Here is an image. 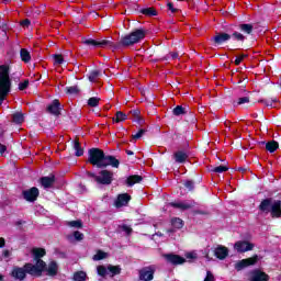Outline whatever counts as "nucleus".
<instances>
[{"mask_svg":"<svg viewBox=\"0 0 281 281\" xmlns=\"http://www.w3.org/2000/svg\"><path fill=\"white\" fill-rule=\"evenodd\" d=\"M88 161L92 166H97V168H106L108 166L120 168V160L114 156L104 155V151L100 148H91L89 150Z\"/></svg>","mask_w":281,"mask_h":281,"instance_id":"obj_1","label":"nucleus"},{"mask_svg":"<svg viewBox=\"0 0 281 281\" xmlns=\"http://www.w3.org/2000/svg\"><path fill=\"white\" fill-rule=\"evenodd\" d=\"M27 273L34 278H41V276H43V261H38L36 266L33 263H25L22 268L13 267L11 271L12 278L20 281H23L27 277Z\"/></svg>","mask_w":281,"mask_h":281,"instance_id":"obj_2","label":"nucleus"},{"mask_svg":"<svg viewBox=\"0 0 281 281\" xmlns=\"http://www.w3.org/2000/svg\"><path fill=\"white\" fill-rule=\"evenodd\" d=\"M11 87L12 82L10 81V67L2 65L0 66V105H2L5 98H8Z\"/></svg>","mask_w":281,"mask_h":281,"instance_id":"obj_3","label":"nucleus"},{"mask_svg":"<svg viewBox=\"0 0 281 281\" xmlns=\"http://www.w3.org/2000/svg\"><path fill=\"white\" fill-rule=\"evenodd\" d=\"M144 38H146V31L138 29L131 34L122 37L121 45H123L124 47H128L131 45L139 43V41H144Z\"/></svg>","mask_w":281,"mask_h":281,"instance_id":"obj_4","label":"nucleus"},{"mask_svg":"<svg viewBox=\"0 0 281 281\" xmlns=\"http://www.w3.org/2000/svg\"><path fill=\"white\" fill-rule=\"evenodd\" d=\"M254 247H256V245L249 240H238L234 245V249L238 254H247V251H254Z\"/></svg>","mask_w":281,"mask_h":281,"instance_id":"obj_5","label":"nucleus"},{"mask_svg":"<svg viewBox=\"0 0 281 281\" xmlns=\"http://www.w3.org/2000/svg\"><path fill=\"white\" fill-rule=\"evenodd\" d=\"M95 182L102 186H111L113 183V172L109 170L100 171L99 176L95 177Z\"/></svg>","mask_w":281,"mask_h":281,"instance_id":"obj_6","label":"nucleus"},{"mask_svg":"<svg viewBox=\"0 0 281 281\" xmlns=\"http://www.w3.org/2000/svg\"><path fill=\"white\" fill-rule=\"evenodd\" d=\"M155 271H157V267L155 266L144 267L139 270V280L153 281V279L155 278Z\"/></svg>","mask_w":281,"mask_h":281,"instance_id":"obj_7","label":"nucleus"},{"mask_svg":"<svg viewBox=\"0 0 281 281\" xmlns=\"http://www.w3.org/2000/svg\"><path fill=\"white\" fill-rule=\"evenodd\" d=\"M258 260H259L258 255H255L247 259H241L235 265V269L236 271H243V269L247 267H254V265H256Z\"/></svg>","mask_w":281,"mask_h":281,"instance_id":"obj_8","label":"nucleus"},{"mask_svg":"<svg viewBox=\"0 0 281 281\" xmlns=\"http://www.w3.org/2000/svg\"><path fill=\"white\" fill-rule=\"evenodd\" d=\"M85 45H88V47H113V42L109 40H101V41H95V40H85L83 41Z\"/></svg>","mask_w":281,"mask_h":281,"instance_id":"obj_9","label":"nucleus"},{"mask_svg":"<svg viewBox=\"0 0 281 281\" xmlns=\"http://www.w3.org/2000/svg\"><path fill=\"white\" fill-rule=\"evenodd\" d=\"M162 257L165 258L166 262H168L169 265L177 266V265H183L186 262V258L175 254H165L162 255Z\"/></svg>","mask_w":281,"mask_h":281,"instance_id":"obj_10","label":"nucleus"},{"mask_svg":"<svg viewBox=\"0 0 281 281\" xmlns=\"http://www.w3.org/2000/svg\"><path fill=\"white\" fill-rule=\"evenodd\" d=\"M32 255L33 258L35 260V265H33L34 267H37L38 262L43 263V271H45V267H47V265L45 263V261H43L41 258H43V256H45V249L43 248H33L32 249Z\"/></svg>","mask_w":281,"mask_h":281,"instance_id":"obj_11","label":"nucleus"},{"mask_svg":"<svg viewBox=\"0 0 281 281\" xmlns=\"http://www.w3.org/2000/svg\"><path fill=\"white\" fill-rule=\"evenodd\" d=\"M249 281H269V274L256 269L250 271Z\"/></svg>","mask_w":281,"mask_h":281,"instance_id":"obj_12","label":"nucleus"},{"mask_svg":"<svg viewBox=\"0 0 281 281\" xmlns=\"http://www.w3.org/2000/svg\"><path fill=\"white\" fill-rule=\"evenodd\" d=\"M38 188L33 187L30 190L23 191V196L25 199V201H30L31 203L36 201V199H38Z\"/></svg>","mask_w":281,"mask_h":281,"instance_id":"obj_13","label":"nucleus"},{"mask_svg":"<svg viewBox=\"0 0 281 281\" xmlns=\"http://www.w3.org/2000/svg\"><path fill=\"white\" fill-rule=\"evenodd\" d=\"M128 201H131V195L128 193L119 194L116 201L114 202L115 207H124L128 205Z\"/></svg>","mask_w":281,"mask_h":281,"instance_id":"obj_14","label":"nucleus"},{"mask_svg":"<svg viewBox=\"0 0 281 281\" xmlns=\"http://www.w3.org/2000/svg\"><path fill=\"white\" fill-rule=\"evenodd\" d=\"M169 205L176 207V210L186 211L194 207V202H171Z\"/></svg>","mask_w":281,"mask_h":281,"instance_id":"obj_15","label":"nucleus"},{"mask_svg":"<svg viewBox=\"0 0 281 281\" xmlns=\"http://www.w3.org/2000/svg\"><path fill=\"white\" fill-rule=\"evenodd\" d=\"M214 256L218 258V260H225L227 256H229V249L225 246H218L214 250Z\"/></svg>","mask_w":281,"mask_h":281,"instance_id":"obj_16","label":"nucleus"},{"mask_svg":"<svg viewBox=\"0 0 281 281\" xmlns=\"http://www.w3.org/2000/svg\"><path fill=\"white\" fill-rule=\"evenodd\" d=\"M272 218H280L281 216V201H274L270 209Z\"/></svg>","mask_w":281,"mask_h":281,"instance_id":"obj_17","label":"nucleus"},{"mask_svg":"<svg viewBox=\"0 0 281 281\" xmlns=\"http://www.w3.org/2000/svg\"><path fill=\"white\" fill-rule=\"evenodd\" d=\"M272 206H273V200L266 199L261 201L259 205V210L260 212H265L266 214H269V212H271Z\"/></svg>","mask_w":281,"mask_h":281,"instance_id":"obj_18","label":"nucleus"},{"mask_svg":"<svg viewBox=\"0 0 281 281\" xmlns=\"http://www.w3.org/2000/svg\"><path fill=\"white\" fill-rule=\"evenodd\" d=\"M48 113H52V115H60V102L58 100H54L48 106H47Z\"/></svg>","mask_w":281,"mask_h":281,"instance_id":"obj_19","label":"nucleus"},{"mask_svg":"<svg viewBox=\"0 0 281 281\" xmlns=\"http://www.w3.org/2000/svg\"><path fill=\"white\" fill-rule=\"evenodd\" d=\"M229 38H232V35H229L227 33H218L217 35L214 36L213 41L217 45H221V43H225V42L229 41Z\"/></svg>","mask_w":281,"mask_h":281,"instance_id":"obj_20","label":"nucleus"},{"mask_svg":"<svg viewBox=\"0 0 281 281\" xmlns=\"http://www.w3.org/2000/svg\"><path fill=\"white\" fill-rule=\"evenodd\" d=\"M173 159L177 161V164H183V161L188 160V153L183 150L176 151L173 154Z\"/></svg>","mask_w":281,"mask_h":281,"instance_id":"obj_21","label":"nucleus"},{"mask_svg":"<svg viewBox=\"0 0 281 281\" xmlns=\"http://www.w3.org/2000/svg\"><path fill=\"white\" fill-rule=\"evenodd\" d=\"M55 181L56 178L54 176L41 178V184L43 186V188H52Z\"/></svg>","mask_w":281,"mask_h":281,"instance_id":"obj_22","label":"nucleus"},{"mask_svg":"<svg viewBox=\"0 0 281 281\" xmlns=\"http://www.w3.org/2000/svg\"><path fill=\"white\" fill-rule=\"evenodd\" d=\"M20 58L22 63H30V60H32V55L30 54V50H27L26 48H22L20 50Z\"/></svg>","mask_w":281,"mask_h":281,"instance_id":"obj_23","label":"nucleus"},{"mask_svg":"<svg viewBox=\"0 0 281 281\" xmlns=\"http://www.w3.org/2000/svg\"><path fill=\"white\" fill-rule=\"evenodd\" d=\"M140 181H142V176L134 175V176H130L126 179V184L131 188L135 186V183H140Z\"/></svg>","mask_w":281,"mask_h":281,"instance_id":"obj_24","label":"nucleus"},{"mask_svg":"<svg viewBox=\"0 0 281 281\" xmlns=\"http://www.w3.org/2000/svg\"><path fill=\"white\" fill-rule=\"evenodd\" d=\"M12 122L14 124H23V122H25V116H23V113L21 112H15L12 114Z\"/></svg>","mask_w":281,"mask_h":281,"instance_id":"obj_25","label":"nucleus"},{"mask_svg":"<svg viewBox=\"0 0 281 281\" xmlns=\"http://www.w3.org/2000/svg\"><path fill=\"white\" fill-rule=\"evenodd\" d=\"M74 280L75 281H88L89 277L87 276V272H85V271H77L74 273Z\"/></svg>","mask_w":281,"mask_h":281,"instance_id":"obj_26","label":"nucleus"},{"mask_svg":"<svg viewBox=\"0 0 281 281\" xmlns=\"http://www.w3.org/2000/svg\"><path fill=\"white\" fill-rule=\"evenodd\" d=\"M47 273L48 276H56V273H58V263H56L55 261H52L48 265Z\"/></svg>","mask_w":281,"mask_h":281,"instance_id":"obj_27","label":"nucleus"},{"mask_svg":"<svg viewBox=\"0 0 281 281\" xmlns=\"http://www.w3.org/2000/svg\"><path fill=\"white\" fill-rule=\"evenodd\" d=\"M108 271L109 273H111L112 278L113 276H120V273H122V268H120V266H108Z\"/></svg>","mask_w":281,"mask_h":281,"instance_id":"obj_28","label":"nucleus"},{"mask_svg":"<svg viewBox=\"0 0 281 281\" xmlns=\"http://www.w3.org/2000/svg\"><path fill=\"white\" fill-rule=\"evenodd\" d=\"M74 148L77 157H82V155H85V150L80 147V142L78 139L74 140Z\"/></svg>","mask_w":281,"mask_h":281,"instance_id":"obj_29","label":"nucleus"},{"mask_svg":"<svg viewBox=\"0 0 281 281\" xmlns=\"http://www.w3.org/2000/svg\"><path fill=\"white\" fill-rule=\"evenodd\" d=\"M125 120H127V116L122 111L116 112L115 117H113V122L116 124H120V122H125Z\"/></svg>","mask_w":281,"mask_h":281,"instance_id":"obj_30","label":"nucleus"},{"mask_svg":"<svg viewBox=\"0 0 281 281\" xmlns=\"http://www.w3.org/2000/svg\"><path fill=\"white\" fill-rule=\"evenodd\" d=\"M171 225H172V227H175V229H181V228H183V220H181L179 217H173L171 220Z\"/></svg>","mask_w":281,"mask_h":281,"instance_id":"obj_31","label":"nucleus"},{"mask_svg":"<svg viewBox=\"0 0 281 281\" xmlns=\"http://www.w3.org/2000/svg\"><path fill=\"white\" fill-rule=\"evenodd\" d=\"M278 142H269L266 144V150H268L269 153H276V150H278Z\"/></svg>","mask_w":281,"mask_h":281,"instance_id":"obj_32","label":"nucleus"},{"mask_svg":"<svg viewBox=\"0 0 281 281\" xmlns=\"http://www.w3.org/2000/svg\"><path fill=\"white\" fill-rule=\"evenodd\" d=\"M142 14H144L145 16H157V10H155V8H146V9H142Z\"/></svg>","mask_w":281,"mask_h":281,"instance_id":"obj_33","label":"nucleus"},{"mask_svg":"<svg viewBox=\"0 0 281 281\" xmlns=\"http://www.w3.org/2000/svg\"><path fill=\"white\" fill-rule=\"evenodd\" d=\"M239 30L244 32V34H251L254 32V25L251 24H240Z\"/></svg>","mask_w":281,"mask_h":281,"instance_id":"obj_34","label":"nucleus"},{"mask_svg":"<svg viewBox=\"0 0 281 281\" xmlns=\"http://www.w3.org/2000/svg\"><path fill=\"white\" fill-rule=\"evenodd\" d=\"M109 255L102 250H98L97 254L92 257V260L98 262L99 260H104Z\"/></svg>","mask_w":281,"mask_h":281,"instance_id":"obj_35","label":"nucleus"},{"mask_svg":"<svg viewBox=\"0 0 281 281\" xmlns=\"http://www.w3.org/2000/svg\"><path fill=\"white\" fill-rule=\"evenodd\" d=\"M97 272L99 276H101V278H104L109 274V268H106L104 266H99V267H97Z\"/></svg>","mask_w":281,"mask_h":281,"instance_id":"obj_36","label":"nucleus"},{"mask_svg":"<svg viewBox=\"0 0 281 281\" xmlns=\"http://www.w3.org/2000/svg\"><path fill=\"white\" fill-rule=\"evenodd\" d=\"M98 104H100V98H98V97H92L88 100L89 106L95 108V106H98Z\"/></svg>","mask_w":281,"mask_h":281,"instance_id":"obj_37","label":"nucleus"},{"mask_svg":"<svg viewBox=\"0 0 281 281\" xmlns=\"http://www.w3.org/2000/svg\"><path fill=\"white\" fill-rule=\"evenodd\" d=\"M99 77H100V71L93 70L89 75V80H90V82H97Z\"/></svg>","mask_w":281,"mask_h":281,"instance_id":"obj_38","label":"nucleus"},{"mask_svg":"<svg viewBox=\"0 0 281 281\" xmlns=\"http://www.w3.org/2000/svg\"><path fill=\"white\" fill-rule=\"evenodd\" d=\"M227 170H229V168L227 166H217L213 169V172H216L217 175H221L223 172H227Z\"/></svg>","mask_w":281,"mask_h":281,"instance_id":"obj_39","label":"nucleus"},{"mask_svg":"<svg viewBox=\"0 0 281 281\" xmlns=\"http://www.w3.org/2000/svg\"><path fill=\"white\" fill-rule=\"evenodd\" d=\"M183 113H186V109H183L181 105L173 109V115H183Z\"/></svg>","mask_w":281,"mask_h":281,"instance_id":"obj_40","label":"nucleus"},{"mask_svg":"<svg viewBox=\"0 0 281 281\" xmlns=\"http://www.w3.org/2000/svg\"><path fill=\"white\" fill-rule=\"evenodd\" d=\"M247 54H240L239 56H237L236 58H235V65L236 66H238V65H240V63H243V60H245V58H247Z\"/></svg>","mask_w":281,"mask_h":281,"instance_id":"obj_41","label":"nucleus"},{"mask_svg":"<svg viewBox=\"0 0 281 281\" xmlns=\"http://www.w3.org/2000/svg\"><path fill=\"white\" fill-rule=\"evenodd\" d=\"M233 38L235 41H240L243 43L245 41V35H243V33L234 32Z\"/></svg>","mask_w":281,"mask_h":281,"instance_id":"obj_42","label":"nucleus"},{"mask_svg":"<svg viewBox=\"0 0 281 281\" xmlns=\"http://www.w3.org/2000/svg\"><path fill=\"white\" fill-rule=\"evenodd\" d=\"M167 10H169L171 14H176V12H179V9L175 8V4L172 2L167 3Z\"/></svg>","mask_w":281,"mask_h":281,"instance_id":"obj_43","label":"nucleus"},{"mask_svg":"<svg viewBox=\"0 0 281 281\" xmlns=\"http://www.w3.org/2000/svg\"><path fill=\"white\" fill-rule=\"evenodd\" d=\"M68 225H69V227L80 228V227H82V222H80V221H71V222H68Z\"/></svg>","mask_w":281,"mask_h":281,"instance_id":"obj_44","label":"nucleus"},{"mask_svg":"<svg viewBox=\"0 0 281 281\" xmlns=\"http://www.w3.org/2000/svg\"><path fill=\"white\" fill-rule=\"evenodd\" d=\"M203 281H216V278H214L212 271H206V277L204 278Z\"/></svg>","mask_w":281,"mask_h":281,"instance_id":"obj_45","label":"nucleus"},{"mask_svg":"<svg viewBox=\"0 0 281 281\" xmlns=\"http://www.w3.org/2000/svg\"><path fill=\"white\" fill-rule=\"evenodd\" d=\"M54 60L56 65H63L65 59L63 58V55H54Z\"/></svg>","mask_w":281,"mask_h":281,"instance_id":"obj_46","label":"nucleus"},{"mask_svg":"<svg viewBox=\"0 0 281 281\" xmlns=\"http://www.w3.org/2000/svg\"><path fill=\"white\" fill-rule=\"evenodd\" d=\"M79 92H80V90L76 86L67 88V93L76 94V93H79Z\"/></svg>","mask_w":281,"mask_h":281,"instance_id":"obj_47","label":"nucleus"},{"mask_svg":"<svg viewBox=\"0 0 281 281\" xmlns=\"http://www.w3.org/2000/svg\"><path fill=\"white\" fill-rule=\"evenodd\" d=\"M29 85H30V81H27V80L20 82L19 83L20 91H25V89H27Z\"/></svg>","mask_w":281,"mask_h":281,"instance_id":"obj_48","label":"nucleus"},{"mask_svg":"<svg viewBox=\"0 0 281 281\" xmlns=\"http://www.w3.org/2000/svg\"><path fill=\"white\" fill-rule=\"evenodd\" d=\"M146 133L145 130H139L136 134L133 135V139H140V137Z\"/></svg>","mask_w":281,"mask_h":281,"instance_id":"obj_49","label":"nucleus"},{"mask_svg":"<svg viewBox=\"0 0 281 281\" xmlns=\"http://www.w3.org/2000/svg\"><path fill=\"white\" fill-rule=\"evenodd\" d=\"M184 187H187L188 190H194V182L192 180H187Z\"/></svg>","mask_w":281,"mask_h":281,"instance_id":"obj_50","label":"nucleus"},{"mask_svg":"<svg viewBox=\"0 0 281 281\" xmlns=\"http://www.w3.org/2000/svg\"><path fill=\"white\" fill-rule=\"evenodd\" d=\"M247 103H249V97H241L237 101V104H247Z\"/></svg>","mask_w":281,"mask_h":281,"instance_id":"obj_51","label":"nucleus"},{"mask_svg":"<svg viewBox=\"0 0 281 281\" xmlns=\"http://www.w3.org/2000/svg\"><path fill=\"white\" fill-rule=\"evenodd\" d=\"M74 237L76 238V240H82V238H85V235L77 231L74 233Z\"/></svg>","mask_w":281,"mask_h":281,"instance_id":"obj_52","label":"nucleus"},{"mask_svg":"<svg viewBox=\"0 0 281 281\" xmlns=\"http://www.w3.org/2000/svg\"><path fill=\"white\" fill-rule=\"evenodd\" d=\"M186 258H188L189 260H194L196 258V252H188L186 255Z\"/></svg>","mask_w":281,"mask_h":281,"instance_id":"obj_53","label":"nucleus"},{"mask_svg":"<svg viewBox=\"0 0 281 281\" xmlns=\"http://www.w3.org/2000/svg\"><path fill=\"white\" fill-rule=\"evenodd\" d=\"M122 229L123 232H125L126 234H131L133 232V228H131L130 226L127 225H123L122 226Z\"/></svg>","mask_w":281,"mask_h":281,"instance_id":"obj_54","label":"nucleus"},{"mask_svg":"<svg viewBox=\"0 0 281 281\" xmlns=\"http://www.w3.org/2000/svg\"><path fill=\"white\" fill-rule=\"evenodd\" d=\"M168 58H172V60H175V59L179 58V54H177V53H170L169 55H167V59H168Z\"/></svg>","mask_w":281,"mask_h":281,"instance_id":"obj_55","label":"nucleus"},{"mask_svg":"<svg viewBox=\"0 0 281 281\" xmlns=\"http://www.w3.org/2000/svg\"><path fill=\"white\" fill-rule=\"evenodd\" d=\"M21 25H22V27H30V21L26 19V20H23L22 22H21Z\"/></svg>","mask_w":281,"mask_h":281,"instance_id":"obj_56","label":"nucleus"},{"mask_svg":"<svg viewBox=\"0 0 281 281\" xmlns=\"http://www.w3.org/2000/svg\"><path fill=\"white\" fill-rule=\"evenodd\" d=\"M2 256H3V258H10V256H12V252H10V250H4L2 252Z\"/></svg>","mask_w":281,"mask_h":281,"instance_id":"obj_57","label":"nucleus"},{"mask_svg":"<svg viewBox=\"0 0 281 281\" xmlns=\"http://www.w3.org/2000/svg\"><path fill=\"white\" fill-rule=\"evenodd\" d=\"M5 150H8V147H5V145L0 144V155H3V153H5Z\"/></svg>","mask_w":281,"mask_h":281,"instance_id":"obj_58","label":"nucleus"},{"mask_svg":"<svg viewBox=\"0 0 281 281\" xmlns=\"http://www.w3.org/2000/svg\"><path fill=\"white\" fill-rule=\"evenodd\" d=\"M0 247H5V239L0 237Z\"/></svg>","mask_w":281,"mask_h":281,"instance_id":"obj_59","label":"nucleus"},{"mask_svg":"<svg viewBox=\"0 0 281 281\" xmlns=\"http://www.w3.org/2000/svg\"><path fill=\"white\" fill-rule=\"evenodd\" d=\"M132 113H133V115L137 116V115H139V110H134V111H132Z\"/></svg>","mask_w":281,"mask_h":281,"instance_id":"obj_60","label":"nucleus"},{"mask_svg":"<svg viewBox=\"0 0 281 281\" xmlns=\"http://www.w3.org/2000/svg\"><path fill=\"white\" fill-rule=\"evenodd\" d=\"M88 177H92L93 179H95V177H98V176H95V173L88 172Z\"/></svg>","mask_w":281,"mask_h":281,"instance_id":"obj_61","label":"nucleus"},{"mask_svg":"<svg viewBox=\"0 0 281 281\" xmlns=\"http://www.w3.org/2000/svg\"><path fill=\"white\" fill-rule=\"evenodd\" d=\"M266 106H273V103H271V101H267Z\"/></svg>","mask_w":281,"mask_h":281,"instance_id":"obj_62","label":"nucleus"},{"mask_svg":"<svg viewBox=\"0 0 281 281\" xmlns=\"http://www.w3.org/2000/svg\"><path fill=\"white\" fill-rule=\"evenodd\" d=\"M126 155H133V151L126 150Z\"/></svg>","mask_w":281,"mask_h":281,"instance_id":"obj_63","label":"nucleus"},{"mask_svg":"<svg viewBox=\"0 0 281 281\" xmlns=\"http://www.w3.org/2000/svg\"><path fill=\"white\" fill-rule=\"evenodd\" d=\"M22 224H23V222H21V221L15 223V225H22Z\"/></svg>","mask_w":281,"mask_h":281,"instance_id":"obj_64","label":"nucleus"}]
</instances>
